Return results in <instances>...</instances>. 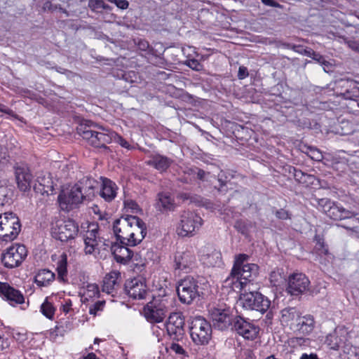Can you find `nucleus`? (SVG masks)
Here are the masks:
<instances>
[{"label":"nucleus","mask_w":359,"mask_h":359,"mask_svg":"<svg viewBox=\"0 0 359 359\" xmlns=\"http://www.w3.org/2000/svg\"><path fill=\"white\" fill-rule=\"evenodd\" d=\"M177 198L181 200L182 201H187L191 198V196L189 193L187 192H180L177 194Z\"/></svg>","instance_id":"obj_61"},{"label":"nucleus","mask_w":359,"mask_h":359,"mask_svg":"<svg viewBox=\"0 0 359 359\" xmlns=\"http://www.w3.org/2000/svg\"><path fill=\"white\" fill-rule=\"evenodd\" d=\"M184 318L181 313H172L165 324L168 334L173 341H181L184 338Z\"/></svg>","instance_id":"obj_11"},{"label":"nucleus","mask_w":359,"mask_h":359,"mask_svg":"<svg viewBox=\"0 0 359 359\" xmlns=\"http://www.w3.org/2000/svg\"><path fill=\"white\" fill-rule=\"evenodd\" d=\"M11 199V190L7 186L0 185V205L8 203Z\"/></svg>","instance_id":"obj_41"},{"label":"nucleus","mask_w":359,"mask_h":359,"mask_svg":"<svg viewBox=\"0 0 359 359\" xmlns=\"http://www.w3.org/2000/svg\"><path fill=\"white\" fill-rule=\"evenodd\" d=\"M300 359H318V356L315 353H303L302 356L300 357Z\"/></svg>","instance_id":"obj_64"},{"label":"nucleus","mask_w":359,"mask_h":359,"mask_svg":"<svg viewBox=\"0 0 359 359\" xmlns=\"http://www.w3.org/2000/svg\"><path fill=\"white\" fill-rule=\"evenodd\" d=\"M9 342L7 339H4L0 336V351H3L9 347Z\"/></svg>","instance_id":"obj_60"},{"label":"nucleus","mask_w":359,"mask_h":359,"mask_svg":"<svg viewBox=\"0 0 359 359\" xmlns=\"http://www.w3.org/2000/svg\"><path fill=\"white\" fill-rule=\"evenodd\" d=\"M249 75L248 69L244 66H241L238 69V77L239 79H243Z\"/></svg>","instance_id":"obj_58"},{"label":"nucleus","mask_w":359,"mask_h":359,"mask_svg":"<svg viewBox=\"0 0 359 359\" xmlns=\"http://www.w3.org/2000/svg\"><path fill=\"white\" fill-rule=\"evenodd\" d=\"M125 290L128 295L134 299H142L147 293L145 281L142 278L128 280L125 284Z\"/></svg>","instance_id":"obj_18"},{"label":"nucleus","mask_w":359,"mask_h":359,"mask_svg":"<svg viewBox=\"0 0 359 359\" xmlns=\"http://www.w3.org/2000/svg\"><path fill=\"white\" fill-rule=\"evenodd\" d=\"M75 186L79 189L80 193L83 196L85 201H92L99 187V182L94 178L85 176L79 180Z\"/></svg>","instance_id":"obj_17"},{"label":"nucleus","mask_w":359,"mask_h":359,"mask_svg":"<svg viewBox=\"0 0 359 359\" xmlns=\"http://www.w3.org/2000/svg\"><path fill=\"white\" fill-rule=\"evenodd\" d=\"M0 112L8 114L15 119H20L19 116L11 109L4 104L0 103Z\"/></svg>","instance_id":"obj_50"},{"label":"nucleus","mask_w":359,"mask_h":359,"mask_svg":"<svg viewBox=\"0 0 359 359\" xmlns=\"http://www.w3.org/2000/svg\"><path fill=\"white\" fill-rule=\"evenodd\" d=\"M110 137H111V142L114 140L118 144H120L122 147L127 149L128 150L133 149V147L130 145V144L124 139L121 135L118 134L116 132L111 131Z\"/></svg>","instance_id":"obj_39"},{"label":"nucleus","mask_w":359,"mask_h":359,"mask_svg":"<svg viewBox=\"0 0 359 359\" xmlns=\"http://www.w3.org/2000/svg\"><path fill=\"white\" fill-rule=\"evenodd\" d=\"M157 201V205L161 211H173L175 208V199L168 192L158 193Z\"/></svg>","instance_id":"obj_26"},{"label":"nucleus","mask_w":359,"mask_h":359,"mask_svg":"<svg viewBox=\"0 0 359 359\" xmlns=\"http://www.w3.org/2000/svg\"><path fill=\"white\" fill-rule=\"evenodd\" d=\"M41 312L47 318L52 320L55 315V308L53 306L52 303L46 299L44 302L41 306Z\"/></svg>","instance_id":"obj_37"},{"label":"nucleus","mask_w":359,"mask_h":359,"mask_svg":"<svg viewBox=\"0 0 359 359\" xmlns=\"http://www.w3.org/2000/svg\"><path fill=\"white\" fill-rule=\"evenodd\" d=\"M187 65L196 71H201L203 69V65L196 59H190L187 62Z\"/></svg>","instance_id":"obj_51"},{"label":"nucleus","mask_w":359,"mask_h":359,"mask_svg":"<svg viewBox=\"0 0 359 359\" xmlns=\"http://www.w3.org/2000/svg\"><path fill=\"white\" fill-rule=\"evenodd\" d=\"M201 283L192 276H186L182 279L177 286V292L180 300L184 304H191L201 293Z\"/></svg>","instance_id":"obj_5"},{"label":"nucleus","mask_w":359,"mask_h":359,"mask_svg":"<svg viewBox=\"0 0 359 359\" xmlns=\"http://www.w3.org/2000/svg\"><path fill=\"white\" fill-rule=\"evenodd\" d=\"M198 229L196 226H177L175 231L178 236L184 237H191L194 236Z\"/></svg>","instance_id":"obj_33"},{"label":"nucleus","mask_w":359,"mask_h":359,"mask_svg":"<svg viewBox=\"0 0 359 359\" xmlns=\"http://www.w3.org/2000/svg\"><path fill=\"white\" fill-rule=\"evenodd\" d=\"M220 259V254L218 252H213L203 256L204 263L208 266H215Z\"/></svg>","instance_id":"obj_40"},{"label":"nucleus","mask_w":359,"mask_h":359,"mask_svg":"<svg viewBox=\"0 0 359 359\" xmlns=\"http://www.w3.org/2000/svg\"><path fill=\"white\" fill-rule=\"evenodd\" d=\"M310 281L303 273H294L290 276L287 290L291 295H299L309 288Z\"/></svg>","instance_id":"obj_16"},{"label":"nucleus","mask_w":359,"mask_h":359,"mask_svg":"<svg viewBox=\"0 0 359 359\" xmlns=\"http://www.w3.org/2000/svg\"><path fill=\"white\" fill-rule=\"evenodd\" d=\"M114 4L122 10L127 9L129 6V2L127 0H114Z\"/></svg>","instance_id":"obj_57"},{"label":"nucleus","mask_w":359,"mask_h":359,"mask_svg":"<svg viewBox=\"0 0 359 359\" xmlns=\"http://www.w3.org/2000/svg\"><path fill=\"white\" fill-rule=\"evenodd\" d=\"M269 278H270L271 283L274 286L278 285L283 279L280 273H279L278 272H276V271H273L271 273Z\"/></svg>","instance_id":"obj_52"},{"label":"nucleus","mask_w":359,"mask_h":359,"mask_svg":"<svg viewBox=\"0 0 359 359\" xmlns=\"http://www.w3.org/2000/svg\"><path fill=\"white\" fill-rule=\"evenodd\" d=\"M317 204L327 217L334 220L348 219L355 215L353 212L346 210L339 203L327 198L317 199Z\"/></svg>","instance_id":"obj_8"},{"label":"nucleus","mask_w":359,"mask_h":359,"mask_svg":"<svg viewBox=\"0 0 359 359\" xmlns=\"http://www.w3.org/2000/svg\"><path fill=\"white\" fill-rule=\"evenodd\" d=\"M273 214L280 220L290 219L292 216V212L285 208L276 209L273 211Z\"/></svg>","instance_id":"obj_43"},{"label":"nucleus","mask_w":359,"mask_h":359,"mask_svg":"<svg viewBox=\"0 0 359 359\" xmlns=\"http://www.w3.org/2000/svg\"><path fill=\"white\" fill-rule=\"evenodd\" d=\"M88 6L92 11H95L99 8H106V5L102 0H90Z\"/></svg>","instance_id":"obj_47"},{"label":"nucleus","mask_w":359,"mask_h":359,"mask_svg":"<svg viewBox=\"0 0 359 359\" xmlns=\"http://www.w3.org/2000/svg\"><path fill=\"white\" fill-rule=\"evenodd\" d=\"M246 133H248V128H245L242 126H236V129L235 130L233 131V134L235 135V137L238 139H241V140H243V139H247V137L245 136H243V134Z\"/></svg>","instance_id":"obj_49"},{"label":"nucleus","mask_w":359,"mask_h":359,"mask_svg":"<svg viewBox=\"0 0 359 359\" xmlns=\"http://www.w3.org/2000/svg\"><path fill=\"white\" fill-rule=\"evenodd\" d=\"M280 322L283 325L294 329L299 320L300 313L292 307L285 308L281 311Z\"/></svg>","instance_id":"obj_24"},{"label":"nucleus","mask_w":359,"mask_h":359,"mask_svg":"<svg viewBox=\"0 0 359 359\" xmlns=\"http://www.w3.org/2000/svg\"><path fill=\"white\" fill-rule=\"evenodd\" d=\"M62 328L58 326H56L54 329L50 330V337L53 340H55L58 335L62 334Z\"/></svg>","instance_id":"obj_56"},{"label":"nucleus","mask_w":359,"mask_h":359,"mask_svg":"<svg viewBox=\"0 0 359 359\" xmlns=\"http://www.w3.org/2000/svg\"><path fill=\"white\" fill-rule=\"evenodd\" d=\"M170 348L172 351L175 352L176 354L178 355H184L186 353L182 346L180 344L175 342L171 344Z\"/></svg>","instance_id":"obj_54"},{"label":"nucleus","mask_w":359,"mask_h":359,"mask_svg":"<svg viewBox=\"0 0 359 359\" xmlns=\"http://www.w3.org/2000/svg\"><path fill=\"white\" fill-rule=\"evenodd\" d=\"M27 255L26 247L22 244H15L8 248L1 255V262L6 268L13 269L19 266Z\"/></svg>","instance_id":"obj_9"},{"label":"nucleus","mask_w":359,"mask_h":359,"mask_svg":"<svg viewBox=\"0 0 359 359\" xmlns=\"http://www.w3.org/2000/svg\"><path fill=\"white\" fill-rule=\"evenodd\" d=\"M258 270L257 264L247 263L236 272V276L230 274L224 281L225 287H229L233 291L251 290V282L257 277Z\"/></svg>","instance_id":"obj_1"},{"label":"nucleus","mask_w":359,"mask_h":359,"mask_svg":"<svg viewBox=\"0 0 359 359\" xmlns=\"http://www.w3.org/2000/svg\"><path fill=\"white\" fill-rule=\"evenodd\" d=\"M0 224H21L17 215L13 212H8L4 214V217L0 214Z\"/></svg>","instance_id":"obj_35"},{"label":"nucleus","mask_w":359,"mask_h":359,"mask_svg":"<svg viewBox=\"0 0 359 359\" xmlns=\"http://www.w3.org/2000/svg\"><path fill=\"white\" fill-rule=\"evenodd\" d=\"M213 326L220 330L233 327L235 317L231 315L229 310L213 308L210 311Z\"/></svg>","instance_id":"obj_14"},{"label":"nucleus","mask_w":359,"mask_h":359,"mask_svg":"<svg viewBox=\"0 0 359 359\" xmlns=\"http://www.w3.org/2000/svg\"><path fill=\"white\" fill-rule=\"evenodd\" d=\"M85 243V248L84 251L86 255H93L96 252L97 242H88L84 241Z\"/></svg>","instance_id":"obj_48"},{"label":"nucleus","mask_w":359,"mask_h":359,"mask_svg":"<svg viewBox=\"0 0 359 359\" xmlns=\"http://www.w3.org/2000/svg\"><path fill=\"white\" fill-rule=\"evenodd\" d=\"M232 330L246 339L252 340L259 333V327L240 316H236Z\"/></svg>","instance_id":"obj_15"},{"label":"nucleus","mask_w":359,"mask_h":359,"mask_svg":"<svg viewBox=\"0 0 359 359\" xmlns=\"http://www.w3.org/2000/svg\"><path fill=\"white\" fill-rule=\"evenodd\" d=\"M190 335L195 344L206 345L212 337L211 325L204 318L196 316L191 321Z\"/></svg>","instance_id":"obj_6"},{"label":"nucleus","mask_w":359,"mask_h":359,"mask_svg":"<svg viewBox=\"0 0 359 359\" xmlns=\"http://www.w3.org/2000/svg\"><path fill=\"white\" fill-rule=\"evenodd\" d=\"M97 228L88 230L86 233L84 235V241H88V242H98L97 239L100 240L99 237H97Z\"/></svg>","instance_id":"obj_44"},{"label":"nucleus","mask_w":359,"mask_h":359,"mask_svg":"<svg viewBox=\"0 0 359 359\" xmlns=\"http://www.w3.org/2000/svg\"><path fill=\"white\" fill-rule=\"evenodd\" d=\"M79 232V226H53L51 235L53 238L62 242L74 239Z\"/></svg>","instance_id":"obj_20"},{"label":"nucleus","mask_w":359,"mask_h":359,"mask_svg":"<svg viewBox=\"0 0 359 359\" xmlns=\"http://www.w3.org/2000/svg\"><path fill=\"white\" fill-rule=\"evenodd\" d=\"M248 259V255L245 254H239L236 255L235 257L234 264L231 272V275L236 276V272H238L239 269H241V268L247 264L245 262Z\"/></svg>","instance_id":"obj_36"},{"label":"nucleus","mask_w":359,"mask_h":359,"mask_svg":"<svg viewBox=\"0 0 359 359\" xmlns=\"http://www.w3.org/2000/svg\"><path fill=\"white\" fill-rule=\"evenodd\" d=\"M0 294L12 306L25 303V297L22 292L11 287L7 283L0 282Z\"/></svg>","instance_id":"obj_19"},{"label":"nucleus","mask_w":359,"mask_h":359,"mask_svg":"<svg viewBox=\"0 0 359 359\" xmlns=\"http://www.w3.org/2000/svg\"><path fill=\"white\" fill-rule=\"evenodd\" d=\"M104 301H97L89 307V313L96 316L98 311H102L104 306Z\"/></svg>","instance_id":"obj_45"},{"label":"nucleus","mask_w":359,"mask_h":359,"mask_svg":"<svg viewBox=\"0 0 359 359\" xmlns=\"http://www.w3.org/2000/svg\"><path fill=\"white\" fill-rule=\"evenodd\" d=\"M14 175L18 188L20 191H29L33 181V175L26 164H17L14 166Z\"/></svg>","instance_id":"obj_12"},{"label":"nucleus","mask_w":359,"mask_h":359,"mask_svg":"<svg viewBox=\"0 0 359 359\" xmlns=\"http://www.w3.org/2000/svg\"><path fill=\"white\" fill-rule=\"evenodd\" d=\"M57 271L58 278L64 280L67 275V256L65 253H62L57 263Z\"/></svg>","instance_id":"obj_32"},{"label":"nucleus","mask_w":359,"mask_h":359,"mask_svg":"<svg viewBox=\"0 0 359 359\" xmlns=\"http://www.w3.org/2000/svg\"><path fill=\"white\" fill-rule=\"evenodd\" d=\"M127 207L132 210L133 213H142V210L135 201H128L126 203Z\"/></svg>","instance_id":"obj_53"},{"label":"nucleus","mask_w":359,"mask_h":359,"mask_svg":"<svg viewBox=\"0 0 359 359\" xmlns=\"http://www.w3.org/2000/svg\"><path fill=\"white\" fill-rule=\"evenodd\" d=\"M345 331L342 330H335L333 333L326 337L325 343L332 349L337 350L340 346L344 344L346 336L344 334Z\"/></svg>","instance_id":"obj_25"},{"label":"nucleus","mask_w":359,"mask_h":359,"mask_svg":"<svg viewBox=\"0 0 359 359\" xmlns=\"http://www.w3.org/2000/svg\"><path fill=\"white\" fill-rule=\"evenodd\" d=\"M100 179L101 180V185L99 195L106 202L112 201L116 197L118 189V186L114 182L107 177H100Z\"/></svg>","instance_id":"obj_21"},{"label":"nucleus","mask_w":359,"mask_h":359,"mask_svg":"<svg viewBox=\"0 0 359 359\" xmlns=\"http://www.w3.org/2000/svg\"><path fill=\"white\" fill-rule=\"evenodd\" d=\"M239 302L247 310H255L261 313H265L270 307V300L258 292L244 291L241 294Z\"/></svg>","instance_id":"obj_7"},{"label":"nucleus","mask_w":359,"mask_h":359,"mask_svg":"<svg viewBox=\"0 0 359 359\" xmlns=\"http://www.w3.org/2000/svg\"><path fill=\"white\" fill-rule=\"evenodd\" d=\"M90 213L93 215L95 219L106 221L108 224L110 223V215L105 212H102L97 205H93V206L91 207Z\"/></svg>","instance_id":"obj_34"},{"label":"nucleus","mask_w":359,"mask_h":359,"mask_svg":"<svg viewBox=\"0 0 359 359\" xmlns=\"http://www.w3.org/2000/svg\"><path fill=\"white\" fill-rule=\"evenodd\" d=\"M315 241L316 242L315 245L316 250L320 253L325 255L329 254L328 247L324 242V238L321 237L320 235H316Z\"/></svg>","instance_id":"obj_38"},{"label":"nucleus","mask_w":359,"mask_h":359,"mask_svg":"<svg viewBox=\"0 0 359 359\" xmlns=\"http://www.w3.org/2000/svg\"><path fill=\"white\" fill-rule=\"evenodd\" d=\"M175 271L189 273L196 266V257L194 254L189 250L177 251L173 256Z\"/></svg>","instance_id":"obj_13"},{"label":"nucleus","mask_w":359,"mask_h":359,"mask_svg":"<svg viewBox=\"0 0 359 359\" xmlns=\"http://www.w3.org/2000/svg\"><path fill=\"white\" fill-rule=\"evenodd\" d=\"M72 306V303L70 299L65 300V304L62 306L63 311L65 313H67L70 311Z\"/></svg>","instance_id":"obj_62"},{"label":"nucleus","mask_w":359,"mask_h":359,"mask_svg":"<svg viewBox=\"0 0 359 359\" xmlns=\"http://www.w3.org/2000/svg\"><path fill=\"white\" fill-rule=\"evenodd\" d=\"M289 172L293 174L295 180L298 183L302 184L305 187H309V184H313V182L316 180L314 175H308L294 167H290Z\"/></svg>","instance_id":"obj_29"},{"label":"nucleus","mask_w":359,"mask_h":359,"mask_svg":"<svg viewBox=\"0 0 359 359\" xmlns=\"http://www.w3.org/2000/svg\"><path fill=\"white\" fill-rule=\"evenodd\" d=\"M0 226V241L8 242L14 240L20 231L21 226Z\"/></svg>","instance_id":"obj_30"},{"label":"nucleus","mask_w":359,"mask_h":359,"mask_svg":"<svg viewBox=\"0 0 359 359\" xmlns=\"http://www.w3.org/2000/svg\"><path fill=\"white\" fill-rule=\"evenodd\" d=\"M187 215V217L189 219H193L192 224H201L202 219L200 217L195 215L194 212H188Z\"/></svg>","instance_id":"obj_59"},{"label":"nucleus","mask_w":359,"mask_h":359,"mask_svg":"<svg viewBox=\"0 0 359 359\" xmlns=\"http://www.w3.org/2000/svg\"><path fill=\"white\" fill-rule=\"evenodd\" d=\"M137 46L139 50L147 51L149 49L150 45L146 39H140L137 42Z\"/></svg>","instance_id":"obj_55"},{"label":"nucleus","mask_w":359,"mask_h":359,"mask_svg":"<svg viewBox=\"0 0 359 359\" xmlns=\"http://www.w3.org/2000/svg\"><path fill=\"white\" fill-rule=\"evenodd\" d=\"M121 281V273L118 271H112L107 273L103 280L102 291L114 296L120 287Z\"/></svg>","instance_id":"obj_22"},{"label":"nucleus","mask_w":359,"mask_h":359,"mask_svg":"<svg viewBox=\"0 0 359 359\" xmlns=\"http://www.w3.org/2000/svg\"><path fill=\"white\" fill-rule=\"evenodd\" d=\"M128 224H145L140 218L136 215H126L123 217Z\"/></svg>","instance_id":"obj_46"},{"label":"nucleus","mask_w":359,"mask_h":359,"mask_svg":"<svg viewBox=\"0 0 359 359\" xmlns=\"http://www.w3.org/2000/svg\"><path fill=\"white\" fill-rule=\"evenodd\" d=\"M100 294L99 287L96 284H88L86 286L84 296L86 299L98 297Z\"/></svg>","instance_id":"obj_42"},{"label":"nucleus","mask_w":359,"mask_h":359,"mask_svg":"<svg viewBox=\"0 0 359 359\" xmlns=\"http://www.w3.org/2000/svg\"><path fill=\"white\" fill-rule=\"evenodd\" d=\"M314 323V318L312 316H300L294 329L302 332L303 334H308L313 331Z\"/></svg>","instance_id":"obj_27"},{"label":"nucleus","mask_w":359,"mask_h":359,"mask_svg":"<svg viewBox=\"0 0 359 359\" xmlns=\"http://www.w3.org/2000/svg\"><path fill=\"white\" fill-rule=\"evenodd\" d=\"M102 132L91 130L88 126L81 125L78 128V133L87 143L95 148H103L108 149L107 146L111 142L110 130L100 128Z\"/></svg>","instance_id":"obj_2"},{"label":"nucleus","mask_w":359,"mask_h":359,"mask_svg":"<svg viewBox=\"0 0 359 359\" xmlns=\"http://www.w3.org/2000/svg\"><path fill=\"white\" fill-rule=\"evenodd\" d=\"M348 44L351 49L359 52V41H350L348 42Z\"/></svg>","instance_id":"obj_63"},{"label":"nucleus","mask_w":359,"mask_h":359,"mask_svg":"<svg viewBox=\"0 0 359 359\" xmlns=\"http://www.w3.org/2000/svg\"><path fill=\"white\" fill-rule=\"evenodd\" d=\"M172 163V159L159 154L151 155L150 159L147 161L148 165L155 168L160 172H166Z\"/></svg>","instance_id":"obj_23"},{"label":"nucleus","mask_w":359,"mask_h":359,"mask_svg":"<svg viewBox=\"0 0 359 359\" xmlns=\"http://www.w3.org/2000/svg\"><path fill=\"white\" fill-rule=\"evenodd\" d=\"M136 229L138 233L137 237L135 238V235H136L135 232L130 233L128 237H127V243H131V246L140 243L147 234L146 226H137Z\"/></svg>","instance_id":"obj_31"},{"label":"nucleus","mask_w":359,"mask_h":359,"mask_svg":"<svg viewBox=\"0 0 359 359\" xmlns=\"http://www.w3.org/2000/svg\"><path fill=\"white\" fill-rule=\"evenodd\" d=\"M85 201L83 196L75 184L69 191H62L58 195V203L61 210L69 212L78 208L79 205Z\"/></svg>","instance_id":"obj_10"},{"label":"nucleus","mask_w":359,"mask_h":359,"mask_svg":"<svg viewBox=\"0 0 359 359\" xmlns=\"http://www.w3.org/2000/svg\"><path fill=\"white\" fill-rule=\"evenodd\" d=\"M113 232L116 237L115 242L104 243L107 247H110L112 255L118 263L127 264L133 257V251L128 248L131 243H127V237L118 234L121 230L118 229V226H113Z\"/></svg>","instance_id":"obj_3"},{"label":"nucleus","mask_w":359,"mask_h":359,"mask_svg":"<svg viewBox=\"0 0 359 359\" xmlns=\"http://www.w3.org/2000/svg\"><path fill=\"white\" fill-rule=\"evenodd\" d=\"M169 311L168 299L161 297H154L143 309L145 318L150 323L162 322Z\"/></svg>","instance_id":"obj_4"},{"label":"nucleus","mask_w":359,"mask_h":359,"mask_svg":"<svg viewBox=\"0 0 359 359\" xmlns=\"http://www.w3.org/2000/svg\"><path fill=\"white\" fill-rule=\"evenodd\" d=\"M35 283L40 287H46L55 280V273L48 269H41L36 274Z\"/></svg>","instance_id":"obj_28"}]
</instances>
